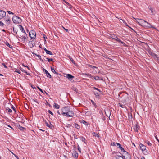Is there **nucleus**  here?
<instances>
[{
  "instance_id": "f257e3e1",
  "label": "nucleus",
  "mask_w": 159,
  "mask_h": 159,
  "mask_svg": "<svg viewBox=\"0 0 159 159\" xmlns=\"http://www.w3.org/2000/svg\"><path fill=\"white\" fill-rule=\"evenodd\" d=\"M4 20L5 23V26L7 28L10 27L11 23L10 17L8 16H7L4 18Z\"/></svg>"
},
{
  "instance_id": "f03ea898",
  "label": "nucleus",
  "mask_w": 159,
  "mask_h": 159,
  "mask_svg": "<svg viewBox=\"0 0 159 159\" xmlns=\"http://www.w3.org/2000/svg\"><path fill=\"white\" fill-rule=\"evenodd\" d=\"M12 20L13 23L16 24L20 23L22 21L20 18L16 16H14Z\"/></svg>"
},
{
  "instance_id": "7ed1b4c3",
  "label": "nucleus",
  "mask_w": 159,
  "mask_h": 159,
  "mask_svg": "<svg viewBox=\"0 0 159 159\" xmlns=\"http://www.w3.org/2000/svg\"><path fill=\"white\" fill-rule=\"evenodd\" d=\"M135 20L137 23L143 26H144V25H145V24H146V23H147L146 21L144 20L143 19H136Z\"/></svg>"
},
{
  "instance_id": "20e7f679",
  "label": "nucleus",
  "mask_w": 159,
  "mask_h": 159,
  "mask_svg": "<svg viewBox=\"0 0 159 159\" xmlns=\"http://www.w3.org/2000/svg\"><path fill=\"white\" fill-rule=\"evenodd\" d=\"M70 109V107L68 106L63 107L62 109V115L65 116Z\"/></svg>"
},
{
  "instance_id": "39448f33",
  "label": "nucleus",
  "mask_w": 159,
  "mask_h": 159,
  "mask_svg": "<svg viewBox=\"0 0 159 159\" xmlns=\"http://www.w3.org/2000/svg\"><path fill=\"white\" fill-rule=\"evenodd\" d=\"M29 36L32 39H34L36 36V33L33 30H31L29 32Z\"/></svg>"
},
{
  "instance_id": "423d86ee",
  "label": "nucleus",
  "mask_w": 159,
  "mask_h": 159,
  "mask_svg": "<svg viewBox=\"0 0 159 159\" xmlns=\"http://www.w3.org/2000/svg\"><path fill=\"white\" fill-rule=\"evenodd\" d=\"M74 115V112L70 110V109L67 113L66 114L65 116L67 117H69L73 116Z\"/></svg>"
},
{
  "instance_id": "0eeeda50",
  "label": "nucleus",
  "mask_w": 159,
  "mask_h": 159,
  "mask_svg": "<svg viewBox=\"0 0 159 159\" xmlns=\"http://www.w3.org/2000/svg\"><path fill=\"white\" fill-rule=\"evenodd\" d=\"M6 16V12L4 11L0 10V20Z\"/></svg>"
},
{
  "instance_id": "6e6552de",
  "label": "nucleus",
  "mask_w": 159,
  "mask_h": 159,
  "mask_svg": "<svg viewBox=\"0 0 159 159\" xmlns=\"http://www.w3.org/2000/svg\"><path fill=\"white\" fill-rule=\"evenodd\" d=\"M128 158H127V159L125 158V156H124L123 157L119 155H116L115 156V157L116 159H130V156L128 155Z\"/></svg>"
},
{
  "instance_id": "1a4fd4ad",
  "label": "nucleus",
  "mask_w": 159,
  "mask_h": 159,
  "mask_svg": "<svg viewBox=\"0 0 159 159\" xmlns=\"http://www.w3.org/2000/svg\"><path fill=\"white\" fill-rule=\"evenodd\" d=\"M140 149L142 151H143L145 150H146V146H145V145H143V144H140Z\"/></svg>"
},
{
  "instance_id": "9d476101",
  "label": "nucleus",
  "mask_w": 159,
  "mask_h": 159,
  "mask_svg": "<svg viewBox=\"0 0 159 159\" xmlns=\"http://www.w3.org/2000/svg\"><path fill=\"white\" fill-rule=\"evenodd\" d=\"M66 77L69 79H71L74 78V77L70 74H68L66 75Z\"/></svg>"
},
{
  "instance_id": "9b49d317",
  "label": "nucleus",
  "mask_w": 159,
  "mask_h": 159,
  "mask_svg": "<svg viewBox=\"0 0 159 159\" xmlns=\"http://www.w3.org/2000/svg\"><path fill=\"white\" fill-rule=\"evenodd\" d=\"M116 144L117 146L118 147L121 149V151L125 152L124 148L121 146V145L120 143H116Z\"/></svg>"
},
{
  "instance_id": "f8f14e48",
  "label": "nucleus",
  "mask_w": 159,
  "mask_h": 159,
  "mask_svg": "<svg viewBox=\"0 0 159 159\" xmlns=\"http://www.w3.org/2000/svg\"><path fill=\"white\" fill-rule=\"evenodd\" d=\"M72 156L76 158L78 157V154L76 151H74L72 152Z\"/></svg>"
},
{
  "instance_id": "ddd939ff",
  "label": "nucleus",
  "mask_w": 159,
  "mask_h": 159,
  "mask_svg": "<svg viewBox=\"0 0 159 159\" xmlns=\"http://www.w3.org/2000/svg\"><path fill=\"white\" fill-rule=\"evenodd\" d=\"M45 123L47 126L48 127L50 128H52L53 127L52 125L50 123H48L46 121H45Z\"/></svg>"
},
{
  "instance_id": "4468645a",
  "label": "nucleus",
  "mask_w": 159,
  "mask_h": 159,
  "mask_svg": "<svg viewBox=\"0 0 159 159\" xmlns=\"http://www.w3.org/2000/svg\"><path fill=\"white\" fill-rule=\"evenodd\" d=\"M145 27H151L153 28L154 27L151 26V25L148 22H147V23H146V24H145V25L144 26Z\"/></svg>"
},
{
  "instance_id": "2eb2a0df",
  "label": "nucleus",
  "mask_w": 159,
  "mask_h": 159,
  "mask_svg": "<svg viewBox=\"0 0 159 159\" xmlns=\"http://www.w3.org/2000/svg\"><path fill=\"white\" fill-rule=\"evenodd\" d=\"M115 38H114V39L117 41L120 42L121 43L123 44H125V43L122 41H121V40L119 39L117 37H115Z\"/></svg>"
},
{
  "instance_id": "dca6fc26",
  "label": "nucleus",
  "mask_w": 159,
  "mask_h": 159,
  "mask_svg": "<svg viewBox=\"0 0 159 159\" xmlns=\"http://www.w3.org/2000/svg\"><path fill=\"white\" fill-rule=\"evenodd\" d=\"M84 75L86 76L87 77L90 78L92 79H93L94 78V77L92 76V75L89 74H84Z\"/></svg>"
},
{
  "instance_id": "f3484780",
  "label": "nucleus",
  "mask_w": 159,
  "mask_h": 159,
  "mask_svg": "<svg viewBox=\"0 0 159 159\" xmlns=\"http://www.w3.org/2000/svg\"><path fill=\"white\" fill-rule=\"evenodd\" d=\"M91 111H88L85 112V115L87 116H89L91 115Z\"/></svg>"
},
{
  "instance_id": "a211bd4d",
  "label": "nucleus",
  "mask_w": 159,
  "mask_h": 159,
  "mask_svg": "<svg viewBox=\"0 0 159 159\" xmlns=\"http://www.w3.org/2000/svg\"><path fill=\"white\" fill-rule=\"evenodd\" d=\"M53 107L57 109H59L60 108V106L56 103H54Z\"/></svg>"
},
{
  "instance_id": "6ab92c4d",
  "label": "nucleus",
  "mask_w": 159,
  "mask_h": 159,
  "mask_svg": "<svg viewBox=\"0 0 159 159\" xmlns=\"http://www.w3.org/2000/svg\"><path fill=\"white\" fill-rule=\"evenodd\" d=\"M93 136L96 137L98 138H99V135L98 134L96 133L95 132L93 133Z\"/></svg>"
},
{
  "instance_id": "aec40b11",
  "label": "nucleus",
  "mask_w": 159,
  "mask_h": 159,
  "mask_svg": "<svg viewBox=\"0 0 159 159\" xmlns=\"http://www.w3.org/2000/svg\"><path fill=\"white\" fill-rule=\"evenodd\" d=\"M105 113L106 114V116L108 117L110 116L111 115L110 112L108 111H107V112H105Z\"/></svg>"
},
{
  "instance_id": "412c9836",
  "label": "nucleus",
  "mask_w": 159,
  "mask_h": 159,
  "mask_svg": "<svg viewBox=\"0 0 159 159\" xmlns=\"http://www.w3.org/2000/svg\"><path fill=\"white\" fill-rule=\"evenodd\" d=\"M70 59V60L71 61V62H72L73 63L75 64V61H74L73 58L71 57L70 56H69L68 57Z\"/></svg>"
},
{
  "instance_id": "4be33fe9",
  "label": "nucleus",
  "mask_w": 159,
  "mask_h": 159,
  "mask_svg": "<svg viewBox=\"0 0 159 159\" xmlns=\"http://www.w3.org/2000/svg\"><path fill=\"white\" fill-rule=\"evenodd\" d=\"M46 53L47 54H49L50 55H52V53L50 51L47 50V51H46Z\"/></svg>"
},
{
  "instance_id": "5701e85b",
  "label": "nucleus",
  "mask_w": 159,
  "mask_h": 159,
  "mask_svg": "<svg viewBox=\"0 0 159 159\" xmlns=\"http://www.w3.org/2000/svg\"><path fill=\"white\" fill-rule=\"evenodd\" d=\"M95 79V80H100V78L98 76H96L95 77H94V78H93V79ZM102 80V79H101Z\"/></svg>"
},
{
  "instance_id": "b1692460",
  "label": "nucleus",
  "mask_w": 159,
  "mask_h": 159,
  "mask_svg": "<svg viewBox=\"0 0 159 159\" xmlns=\"http://www.w3.org/2000/svg\"><path fill=\"white\" fill-rule=\"evenodd\" d=\"M18 128L20 130H23L24 129V128L23 127L21 126L20 125H19L18 126Z\"/></svg>"
},
{
  "instance_id": "393cba45",
  "label": "nucleus",
  "mask_w": 159,
  "mask_h": 159,
  "mask_svg": "<svg viewBox=\"0 0 159 159\" xmlns=\"http://www.w3.org/2000/svg\"><path fill=\"white\" fill-rule=\"evenodd\" d=\"M51 69L52 71L55 74H57V73L56 72L54 69L53 68L51 67Z\"/></svg>"
},
{
  "instance_id": "a878e982",
  "label": "nucleus",
  "mask_w": 159,
  "mask_h": 159,
  "mask_svg": "<svg viewBox=\"0 0 159 159\" xmlns=\"http://www.w3.org/2000/svg\"><path fill=\"white\" fill-rule=\"evenodd\" d=\"M146 143L149 146H151L152 145L151 143L148 141H147L146 142Z\"/></svg>"
},
{
  "instance_id": "bb28decb",
  "label": "nucleus",
  "mask_w": 159,
  "mask_h": 159,
  "mask_svg": "<svg viewBox=\"0 0 159 159\" xmlns=\"http://www.w3.org/2000/svg\"><path fill=\"white\" fill-rule=\"evenodd\" d=\"M43 71L45 72V73L46 74V75L49 73L46 69L44 68L43 69Z\"/></svg>"
},
{
  "instance_id": "cd10ccee",
  "label": "nucleus",
  "mask_w": 159,
  "mask_h": 159,
  "mask_svg": "<svg viewBox=\"0 0 159 159\" xmlns=\"http://www.w3.org/2000/svg\"><path fill=\"white\" fill-rule=\"evenodd\" d=\"M43 71L45 72V73L46 74V75L49 73L46 69L44 68L43 69Z\"/></svg>"
},
{
  "instance_id": "c85d7f7f",
  "label": "nucleus",
  "mask_w": 159,
  "mask_h": 159,
  "mask_svg": "<svg viewBox=\"0 0 159 159\" xmlns=\"http://www.w3.org/2000/svg\"><path fill=\"white\" fill-rule=\"evenodd\" d=\"M119 106H120L122 108H125V106L124 105L120 104V103L119 104Z\"/></svg>"
},
{
  "instance_id": "c756f323",
  "label": "nucleus",
  "mask_w": 159,
  "mask_h": 159,
  "mask_svg": "<svg viewBox=\"0 0 159 159\" xmlns=\"http://www.w3.org/2000/svg\"><path fill=\"white\" fill-rule=\"evenodd\" d=\"M94 94L96 96H98L99 94L97 92H94Z\"/></svg>"
},
{
  "instance_id": "7c9ffc66",
  "label": "nucleus",
  "mask_w": 159,
  "mask_h": 159,
  "mask_svg": "<svg viewBox=\"0 0 159 159\" xmlns=\"http://www.w3.org/2000/svg\"><path fill=\"white\" fill-rule=\"evenodd\" d=\"M7 110L9 112L11 113L12 112V110L9 108H7Z\"/></svg>"
},
{
  "instance_id": "2f4dec72",
  "label": "nucleus",
  "mask_w": 159,
  "mask_h": 159,
  "mask_svg": "<svg viewBox=\"0 0 159 159\" xmlns=\"http://www.w3.org/2000/svg\"><path fill=\"white\" fill-rule=\"evenodd\" d=\"M46 59L48 61V62H50V61H53V59H50V58H46Z\"/></svg>"
},
{
  "instance_id": "473e14b6",
  "label": "nucleus",
  "mask_w": 159,
  "mask_h": 159,
  "mask_svg": "<svg viewBox=\"0 0 159 159\" xmlns=\"http://www.w3.org/2000/svg\"><path fill=\"white\" fill-rule=\"evenodd\" d=\"M75 127L78 129H79L80 128V126L77 124H75Z\"/></svg>"
},
{
  "instance_id": "72a5a7b5",
  "label": "nucleus",
  "mask_w": 159,
  "mask_h": 159,
  "mask_svg": "<svg viewBox=\"0 0 159 159\" xmlns=\"http://www.w3.org/2000/svg\"><path fill=\"white\" fill-rule=\"evenodd\" d=\"M47 76L49 78H50L51 77V76L49 73H48V74L47 75Z\"/></svg>"
},
{
  "instance_id": "f704fd0d",
  "label": "nucleus",
  "mask_w": 159,
  "mask_h": 159,
  "mask_svg": "<svg viewBox=\"0 0 159 159\" xmlns=\"http://www.w3.org/2000/svg\"><path fill=\"white\" fill-rule=\"evenodd\" d=\"M15 72L18 73L19 74H21V72L19 70H15Z\"/></svg>"
},
{
  "instance_id": "c9c22d12",
  "label": "nucleus",
  "mask_w": 159,
  "mask_h": 159,
  "mask_svg": "<svg viewBox=\"0 0 159 159\" xmlns=\"http://www.w3.org/2000/svg\"><path fill=\"white\" fill-rule=\"evenodd\" d=\"M5 24H4L3 22L2 21H0V26H3L5 25Z\"/></svg>"
},
{
  "instance_id": "e433bc0d",
  "label": "nucleus",
  "mask_w": 159,
  "mask_h": 159,
  "mask_svg": "<svg viewBox=\"0 0 159 159\" xmlns=\"http://www.w3.org/2000/svg\"><path fill=\"white\" fill-rule=\"evenodd\" d=\"M20 69L22 71H24L25 73H26L27 74V75H29V74H27V72H26V71H25V70H23V69L22 68H20Z\"/></svg>"
},
{
  "instance_id": "4c0bfd02",
  "label": "nucleus",
  "mask_w": 159,
  "mask_h": 159,
  "mask_svg": "<svg viewBox=\"0 0 159 159\" xmlns=\"http://www.w3.org/2000/svg\"><path fill=\"white\" fill-rule=\"evenodd\" d=\"M150 10L151 11L152 13V14H154L152 11L153 9L152 7H150Z\"/></svg>"
},
{
  "instance_id": "58836bf2",
  "label": "nucleus",
  "mask_w": 159,
  "mask_h": 159,
  "mask_svg": "<svg viewBox=\"0 0 159 159\" xmlns=\"http://www.w3.org/2000/svg\"><path fill=\"white\" fill-rule=\"evenodd\" d=\"M89 67H90L92 68H97V67L95 66H92L91 65H89Z\"/></svg>"
},
{
  "instance_id": "ea45409f",
  "label": "nucleus",
  "mask_w": 159,
  "mask_h": 159,
  "mask_svg": "<svg viewBox=\"0 0 159 159\" xmlns=\"http://www.w3.org/2000/svg\"><path fill=\"white\" fill-rule=\"evenodd\" d=\"M48 112L50 114L52 115H53V113L52 112V111L50 110H48Z\"/></svg>"
},
{
  "instance_id": "a19ab883",
  "label": "nucleus",
  "mask_w": 159,
  "mask_h": 159,
  "mask_svg": "<svg viewBox=\"0 0 159 159\" xmlns=\"http://www.w3.org/2000/svg\"><path fill=\"white\" fill-rule=\"evenodd\" d=\"M37 88L41 92H42L43 93L42 90L41 89H40L39 87H37Z\"/></svg>"
},
{
  "instance_id": "79ce46f5",
  "label": "nucleus",
  "mask_w": 159,
  "mask_h": 159,
  "mask_svg": "<svg viewBox=\"0 0 159 159\" xmlns=\"http://www.w3.org/2000/svg\"><path fill=\"white\" fill-rule=\"evenodd\" d=\"M37 56L38 57V58L39 59H40V60H41V57L40 55H37Z\"/></svg>"
},
{
  "instance_id": "37998d69",
  "label": "nucleus",
  "mask_w": 159,
  "mask_h": 159,
  "mask_svg": "<svg viewBox=\"0 0 159 159\" xmlns=\"http://www.w3.org/2000/svg\"><path fill=\"white\" fill-rule=\"evenodd\" d=\"M152 56H153L154 57H157V55H156V54H155L154 53H152Z\"/></svg>"
},
{
  "instance_id": "c03bdc74",
  "label": "nucleus",
  "mask_w": 159,
  "mask_h": 159,
  "mask_svg": "<svg viewBox=\"0 0 159 159\" xmlns=\"http://www.w3.org/2000/svg\"><path fill=\"white\" fill-rule=\"evenodd\" d=\"M116 143L115 144L114 143H111V145L113 146H116Z\"/></svg>"
},
{
  "instance_id": "a18cd8bd",
  "label": "nucleus",
  "mask_w": 159,
  "mask_h": 159,
  "mask_svg": "<svg viewBox=\"0 0 159 159\" xmlns=\"http://www.w3.org/2000/svg\"><path fill=\"white\" fill-rule=\"evenodd\" d=\"M7 12L10 14H13V15L14 14V13L13 12H11L10 11H8Z\"/></svg>"
},
{
  "instance_id": "49530a36",
  "label": "nucleus",
  "mask_w": 159,
  "mask_h": 159,
  "mask_svg": "<svg viewBox=\"0 0 159 159\" xmlns=\"http://www.w3.org/2000/svg\"><path fill=\"white\" fill-rule=\"evenodd\" d=\"M81 140L82 141L84 142V141L85 140V138L82 137L81 139Z\"/></svg>"
},
{
  "instance_id": "de8ad7c7",
  "label": "nucleus",
  "mask_w": 159,
  "mask_h": 159,
  "mask_svg": "<svg viewBox=\"0 0 159 159\" xmlns=\"http://www.w3.org/2000/svg\"><path fill=\"white\" fill-rule=\"evenodd\" d=\"M143 153L145 155H147V152L146 151V150L143 151Z\"/></svg>"
},
{
  "instance_id": "09e8293b",
  "label": "nucleus",
  "mask_w": 159,
  "mask_h": 159,
  "mask_svg": "<svg viewBox=\"0 0 159 159\" xmlns=\"http://www.w3.org/2000/svg\"><path fill=\"white\" fill-rule=\"evenodd\" d=\"M94 88L96 90H97L98 91H99L100 92H101L100 90H99V89H98V88H96L94 87Z\"/></svg>"
},
{
  "instance_id": "8fccbe9b",
  "label": "nucleus",
  "mask_w": 159,
  "mask_h": 159,
  "mask_svg": "<svg viewBox=\"0 0 159 159\" xmlns=\"http://www.w3.org/2000/svg\"><path fill=\"white\" fill-rule=\"evenodd\" d=\"M6 45H7V46H11V45H10L9 44V43L8 42H6Z\"/></svg>"
},
{
  "instance_id": "3c124183",
  "label": "nucleus",
  "mask_w": 159,
  "mask_h": 159,
  "mask_svg": "<svg viewBox=\"0 0 159 159\" xmlns=\"http://www.w3.org/2000/svg\"><path fill=\"white\" fill-rule=\"evenodd\" d=\"M11 108H12V109L15 111H16V110H15V107L13 106H12L11 107Z\"/></svg>"
},
{
  "instance_id": "603ef678",
  "label": "nucleus",
  "mask_w": 159,
  "mask_h": 159,
  "mask_svg": "<svg viewBox=\"0 0 159 159\" xmlns=\"http://www.w3.org/2000/svg\"><path fill=\"white\" fill-rule=\"evenodd\" d=\"M82 123L85 124V123H86V121H85L84 120H83L82 121Z\"/></svg>"
},
{
  "instance_id": "864d4df0",
  "label": "nucleus",
  "mask_w": 159,
  "mask_h": 159,
  "mask_svg": "<svg viewBox=\"0 0 159 159\" xmlns=\"http://www.w3.org/2000/svg\"><path fill=\"white\" fill-rule=\"evenodd\" d=\"M115 37H116V36L114 35H112V37H111V38L114 39V38H115Z\"/></svg>"
},
{
  "instance_id": "5fc2aeb1",
  "label": "nucleus",
  "mask_w": 159,
  "mask_h": 159,
  "mask_svg": "<svg viewBox=\"0 0 159 159\" xmlns=\"http://www.w3.org/2000/svg\"><path fill=\"white\" fill-rule=\"evenodd\" d=\"M78 150L80 152H81V149L79 147L78 148Z\"/></svg>"
},
{
  "instance_id": "6e6d98bb",
  "label": "nucleus",
  "mask_w": 159,
  "mask_h": 159,
  "mask_svg": "<svg viewBox=\"0 0 159 159\" xmlns=\"http://www.w3.org/2000/svg\"><path fill=\"white\" fill-rule=\"evenodd\" d=\"M2 65L4 66V67L5 68H7V66H6V65L4 63H3L2 64Z\"/></svg>"
},
{
  "instance_id": "4d7b16f0",
  "label": "nucleus",
  "mask_w": 159,
  "mask_h": 159,
  "mask_svg": "<svg viewBox=\"0 0 159 159\" xmlns=\"http://www.w3.org/2000/svg\"><path fill=\"white\" fill-rule=\"evenodd\" d=\"M63 28H64V29L66 31V32H68V30L67 29H65V28H64L63 27Z\"/></svg>"
},
{
  "instance_id": "13d9d810",
  "label": "nucleus",
  "mask_w": 159,
  "mask_h": 159,
  "mask_svg": "<svg viewBox=\"0 0 159 159\" xmlns=\"http://www.w3.org/2000/svg\"><path fill=\"white\" fill-rule=\"evenodd\" d=\"M43 38L44 39H45L46 38V36L44 34H43Z\"/></svg>"
},
{
  "instance_id": "bf43d9fd",
  "label": "nucleus",
  "mask_w": 159,
  "mask_h": 159,
  "mask_svg": "<svg viewBox=\"0 0 159 159\" xmlns=\"http://www.w3.org/2000/svg\"><path fill=\"white\" fill-rule=\"evenodd\" d=\"M43 49L46 52L48 50L45 48H44Z\"/></svg>"
},
{
  "instance_id": "052dcab7",
  "label": "nucleus",
  "mask_w": 159,
  "mask_h": 159,
  "mask_svg": "<svg viewBox=\"0 0 159 159\" xmlns=\"http://www.w3.org/2000/svg\"><path fill=\"white\" fill-rule=\"evenodd\" d=\"M141 159H145L144 157H143V156H142V157H141Z\"/></svg>"
},
{
  "instance_id": "680f3d73",
  "label": "nucleus",
  "mask_w": 159,
  "mask_h": 159,
  "mask_svg": "<svg viewBox=\"0 0 159 159\" xmlns=\"http://www.w3.org/2000/svg\"><path fill=\"white\" fill-rule=\"evenodd\" d=\"M7 126L8 127H9V128H11L12 129V128L11 126H10V125H7Z\"/></svg>"
},
{
  "instance_id": "e2e57ef3",
  "label": "nucleus",
  "mask_w": 159,
  "mask_h": 159,
  "mask_svg": "<svg viewBox=\"0 0 159 159\" xmlns=\"http://www.w3.org/2000/svg\"><path fill=\"white\" fill-rule=\"evenodd\" d=\"M22 37V38H23L24 39H26V38L25 37V36H23Z\"/></svg>"
},
{
  "instance_id": "0e129e2a",
  "label": "nucleus",
  "mask_w": 159,
  "mask_h": 159,
  "mask_svg": "<svg viewBox=\"0 0 159 159\" xmlns=\"http://www.w3.org/2000/svg\"><path fill=\"white\" fill-rule=\"evenodd\" d=\"M124 23L125 24V25H126V26H127V24L126 23V22H125L124 21Z\"/></svg>"
},
{
  "instance_id": "69168bd1",
  "label": "nucleus",
  "mask_w": 159,
  "mask_h": 159,
  "mask_svg": "<svg viewBox=\"0 0 159 159\" xmlns=\"http://www.w3.org/2000/svg\"><path fill=\"white\" fill-rule=\"evenodd\" d=\"M24 66L25 67H27V68H28V69H29V67H28L27 66H25V65H24Z\"/></svg>"
},
{
  "instance_id": "338daca9",
  "label": "nucleus",
  "mask_w": 159,
  "mask_h": 159,
  "mask_svg": "<svg viewBox=\"0 0 159 159\" xmlns=\"http://www.w3.org/2000/svg\"><path fill=\"white\" fill-rule=\"evenodd\" d=\"M74 90L77 92V89L76 88H75Z\"/></svg>"
},
{
  "instance_id": "774afa93",
  "label": "nucleus",
  "mask_w": 159,
  "mask_h": 159,
  "mask_svg": "<svg viewBox=\"0 0 159 159\" xmlns=\"http://www.w3.org/2000/svg\"><path fill=\"white\" fill-rule=\"evenodd\" d=\"M57 113H58L59 115H60V112H59V111H57Z\"/></svg>"
}]
</instances>
